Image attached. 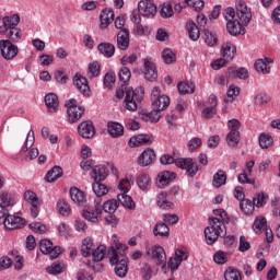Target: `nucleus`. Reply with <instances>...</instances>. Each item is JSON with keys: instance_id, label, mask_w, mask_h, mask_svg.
<instances>
[{"instance_id": "c03bdc74", "label": "nucleus", "mask_w": 280, "mask_h": 280, "mask_svg": "<svg viewBox=\"0 0 280 280\" xmlns=\"http://www.w3.org/2000/svg\"><path fill=\"white\" fill-rule=\"evenodd\" d=\"M118 208L119 202L115 199H110L104 202V205L102 206V212L105 211V213L113 214L117 211Z\"/></svg>"}, {"instance_id": "603ef678", "label": "nucleus", "mask_w": 280, "mask_h": 280, "mask_svg": "<svg viewBox=\"0 0 280 280\" xmlns=\"http://www.w3.org/2000/svg\"><path fill=\"white\" fill-rule=\"evenodd\" d=\"M254 207H257L259 209L260 207H264L266 202H268V195L264 192H258L253 198Z\"/></svg>"}, {"instance_id": "b1692460", "label": "nucleus", "mask_w": 280, "mask_h": 280, "mask_svg": "<svg viewBox=\"0 0 280 280\" xmlns=\"http://www.w3.org/2000/svg\"><path fill=\"white\" fill-rule=\"evenodd\" d=\"M101 28L106 30L110 23L115 21V11L112 9H104L100 15Z\"/></svg>"}, {"instance_id": "20e7f679", "label": "nucleus", "mask_w": 280, "mask_h": 280, "mask_svg": "<svg viewBox=\"0 0 280 280\" xmlns=\"http://www.w3.org/2000/svg\"><path fill=\"white\" fill-rule=\"evenodd\" d=\"M224 235H226V226L220 219H215V217L210 218V226L205 229V237L208 246H213V244H215L220 237H224Z\"/></svg>"}, {"instance_id": "423d86ee", "label": "nucleus", "mask_w": 280, "mask_h": 280, "mask_svg": "<svg viewBox=\"0 0 280 280\" xmlns=\"http://www.w3.org/2000/svg\"><path fill=\"white\" fill-rule=\"evenodd\" d=\"M65 106L67 108L69 124H75V121H80V119H82V115H84V107L78 106V101L75 98L66 101Z\"/></svg>"}, {"instance_id": "2eb2a0df", "label": "nucleus", "mask_w": 280, "mask_h": 280, "mask_svg": "<svg viewBox=\"0 0 280 280\" xmlns=\"http://www.w3.org/2000/svg\"><path fill=\"white\" fill-rule=\"evenodd\" d=\"M94 211L92 210H83L82 215L84 220H88V222H92L93 224H97L100 220H102V203L95 201Z\"/></svg>"}, {"instance_id": "473e14b6", "label": "nucleus", "mask_w": 280, "mask_h": 280, "mask_svg": "<svg viewBox=\"0 0 280 280\" xmlns=\"http://www.w3.org/2000/svg\"><path fill=\"white\" fill-rule=\"evenodd\" d=\"M226 172L219 170L214 175L212 179V186L215 189H220L223 185H226Z\"/></svg>"}, {"instance_id": "7ed1b4c3", "label": "nucleus", "mask_w": 280, "mask_h": 280, "mask_svg": "<svg viewBox=\"0 0 280 280\" xmlns=\"http://www.w3.org/2000/svg\"><path fill=\"white\" fill-rule=\"evenodd\" d=\"M160 163L162 165H172V163H175L176 167H179L180 170H185L187 176L189 178H194L196 174H198V164L190 158L183 159L179 158L177 160H174V156L170 154H164L160 159Z\"/></svg>"}, {"instance_id": "c9c22d12", "label": "nucleus", "mask_w": 280, "mask_h": 280, "mask_svg": "<svg viewBox=\"0 0 280 280\" xmlns=\"http://www.w3.org/2000/svg\"><path fill=\"white\" fill-rule=\"evenodd\" d=\"M62 167L54 166L50 171L45 175L46 183H54L58 180V178H62Z\"/></svg>"}, {"instance_id": "8fccbe9b", "label": "nucleus", "mask_w": 280, "mask_h": 280, "mask_svg": "<svg viewBox=\"0 0 280 280\" xmlns=\"http://www.w3.org/2000/svg\"><path fill=\"white\" fill-rule=\"evenodd\" d=\"M92 189H93L95 196H97V198H102V196H106V194H108V187H106V185H104L100 182H95L92 185Z\"/></svg>"}, {"instance_id": "2f4dec72", "label": "nucleus", "mask_w": 280, "mask_h": 280, "mask_svg": "<svg viewBox=\"0 0 280 280\" xmlns=\"http://www.w3.org/2000/svg\"><path fill=\"white\" fill-rule=\"evenodd\" d=\"M128 192H120L117 196V200L125 209H130L131 211L136 209L135 200H132V197L127 195Z\"/></svg>"}, {"instance_id": "13d9d810", "label": "nucleus", "mask_w": 280, "mask_h": 280, "mask_svg": "<svg viewBox=\"0 0 280 280\" xmlns=\"http://www.w3.org/2000/svg\"><path fill=\"white\" fill-rule=\"evenodd\" d=\"M214 215H217V220H220V222H222L223 226H225V224H229L230 222V218L229 214H226V211L224 209H215L213 210Z\"/></svg>"}, {"instance_id": "4be33fe9", "label": "nucleus", "mask_w": 280, "mask_h": 280, "mask_svg": "<svg viewBox=\"0 0 280 280\" xmlns=\"http://www.w3.org/2000/svg\"><path fill=\"white\" fill-rule=\"evenodd\" d=\"M20 23H21V16H19V14L4 16L2 18V25L0 26V33L5 32L8 30H12L13 27H18Z\"/></svg>"}, {"instance_id": "774afa93", "label": "nucleus", "mask_w": 280, "mask_h": 280, "mask_svg": "<svg viewBox=\"0 0 280 280\" xmlns=\"http://www.w3.org/2000/svg\"><path fill=\"white\" fill-rule=\"evenodd\" d=\"M89 75L91 78H97V75H100V63L97 61L90 63Z\"/></svg>"}, {"instance_id": "4d7b16f0", "label": "nucleus", "mask_w": 280, "mask_h": 280, "mask_svg": "<svg viewBox=\"0 0 280 280\" xmlns=\"http://www.w3.org/2000/svg\"><path fill=\"white\" fill-rule=\"evenodd\" d=\"M162 58L165 65H172V62H176V55L170 48H166L162 51Z\"/></svg>"}, {"instance_id": "e433bc0d", "label": "nucleus", "mask_w": 280, "mask_h": 280, "mask_svg": "<svg viewBox=\"0 0 280 280\" xmlns=\"http://www.w3.org/2000/svg\"><path fill=\"white\" fill-rule=\"evenodd\" d=\"M136 183L139 187V189H141L142 191H145L148 189H150V185H151V179H150V175L145 174V173H141L137 179Z\"/></svg>"}, {"instance_id": "0e129e2a", "label": "nucleus", "mask_w": 280, "mask_h": 280, "mask_svg": "<svg viewBox=\"0 0 280 280\" xmlns=\"http://www.w3.org/2000/svg\"><path fill=\"white\" fill-rule=\"evenodd\" d=\"M213 259L215 264H219L220 266L226 264L229 261V256L226 255L225 252L222 250H218L214 255H213Z\"/></svg>"}, {"instance_id": "864d4df0", "label": "nucleus", "mask_w": 280, "mask_h": 280, "mask_svg": "<svg viewBox=\"0 0 280 280\" xmlns=\"http://www.w3.org/2000/svg\"><path fill=\"white\" fill-rule=\"evenodd\" d=\"M166 196L167 195L165 192H161L158 196V207H160V209H172V207H174V203L172 201L165 199Z\"/></svg>"}, {"instance_id": "cd10ccee", "label": "nucleus", "mask_w": 280, "mask_h": 280, "mask_svg": "<svg viewBox=\"0 0 280 280\" xmlns=\"http://www.w3.org/2000/svg\"><path fill=\"white\" fill-rule=\"evenodd\" d=\"M273 60L271 58L265 57L264 59H258L255 61L254 67L258 73L268 74L270 73V66L272 65Z\"/></svg>"}, {"instance_id": "1a4fd4ad", "label": "nucleus", "mask_w": 280, "mask_h": 280, "mask_svg": "<svg viewBox=\"0 0 280 280\" xmlns=\"http://www.w3.org/2000/svg\"><path fill=\"white\" fill-rule=\"evenodd\" d=\"M0 56L3 60H14L19 56V46L12 44L10 40L1 39Z\"/></svg>"}, {"instance_id": "6e6552de", "label": "nucleus", "mask_w": 280, "mask_h": 280, "mask_svg": "<svg viewBox=\"0 0 280 280\" xmlns=\"http://www.w3.org/2000/svg\"><path fill=\"white\" fill-rule=\"evenodd\" d=\"M145 255L153 259L156 266H164L167 264V255L165 249L161 245H154L152 247H145Z\"/></svg>"}, {"instance_id": "39448f33", "label": "nucleus", "mask_w": 280, "mask_h": 280, "mask_svg": "<svg viewBox=\"0 0 280 280\" xmlns=\"http://www.w3.org/2000/svg\"><path fill=\"white\" fill-rule=\"evenodd\" d=\"M109 253H112V256L109 257V264L112 266H115V275H117L120 279L126 278V275H128V257H120L119 256V247H110Z\"/></svg>"}, {"instance_id": "4c0bfd02", "label": "nucleus", "mask_w": 280, "mask_h": 280, "mask_svg": "<svg viewBox=\"0 0 280 280\" xmlns=\"http://www.w3.org/2000/svg\"><path fill=\"white\" fill-rule=\"evenodd\" d=\"M98 51L105 58H113L115 56V45L110 43H103L98 45Z\"/></svg>"}, {"instance_id": "69168bd1", "label": "nucleus", "mask_w": 280, "mask_h": 280, "mask_svg": "<svg viewBox=\"0 0 280 280\" xmlns=\"http://www.w3.org/2000/svg\"><path fill=\"white\" fill-rule=\"evenodd\" d=\"M65 270V265L59 262H54L51 266L46 268L48 275H60Z\"/></svg>"}, {"instance_id": "9b49d317", "label": "nucleus", "mask_w": 280, "mask_h": 280, "mask_svg": "<svg viewBox=\"0 0 280 280\" xmlns=\"http://www.w3.org/2000/svg\"><path fill=\"white\" fill-rule=\"evenodd\" d=\"M24 200L28 205H31V215L32 218H38V213H40V200H38V196L36 192L28 190L24 192Z\"/></svg>"}, {"instance_id": "37998d69", "label": "nucleus", "mask_w": 280, "mask_h": 280, "mask_svg": "<svg viewBox=\"0 0 280 280\" xmlns=\"http://www.w3.org/2000/svg\"><path fill=\"white\" fill-rule=\"evenodd\" d=\"M187 30H188V36H189L190 40L196 42V40H198V38H200V28L198 27V25H196V23L188 22Z\"/></svg>"}, {"instance_id": "49530a36", "label": "nucleus", "mask_w": 280, "mask_h": 280, "mask_svg": "<svg viewBox=\"0 0 280 280\" xmlns=\"http://www.w3.org/2000/svg\"><path fill=\"white\" fill-rule=\"evenodd\" d=\"M240 209L244 211L246 215H250L255 211V203L250 199H243V201L240 202Z\"/></svg>"}, {"instance_id": "052dcab7", "label": "nucleus", "mask_w": 280, "mask_h": 280, "mask_svg": "<svg viewBox=\"0 0 280 280\" xmlns=\"http://www.w3.org/2000/svg\"><path fill=\"white\" fill-rule=\"evenodd\" d=\"M160 14L162 19H171V16H174V9L172 8V4L164 3L160 10Z\"/></svg>"}, {"instance_id": "c85d7f7f", "label": "nucleus", "mask_w": 280, "mask_h": 280, "mask_svg": "<svg viewBox=\"0 0 280 280\" xmlns=\"http://www.w3.org/2000/svg\"><path fill=\"white\" fill-rule=\"evenodd\" d=\"M70 197L72 202H75L79 207L86 205V195L79 188H70Z\"/></svg>"}, {"instance_id": "aec40b11", "label": "nucleus", "mask_w": 280, "mask_h": 280, "mask_svg": "<svg viewBox=\"0 0 280 280\" xmlns=\"http://www.w3.org/2000/svg\"><path fill=\"white\" fill-rule=\"evenodd\" d=\"M117 47L121 51H126L130 47V31L122 28L117 34Z\"/></svg>"}, {"instance_id": "3c124183", "label": "nucleus", "mask_w": 280, "mask_h": 280, "mask_svg": "<svg viewBox=\"0 0 280 280\" xmlns=\"http://www.w3.org/2000/svg\"><path fill=\"white\" fill-rule=\"evenodd\" d=\"M57 211L60 213V215H70L71 214V206H69V202L60 199L57 202Z\"/></svg>"}, {"instance_id": "6e6d98bb", "label": "nucleus", "mask_w": 280, "mask_h": 280, "mask_svg": "<svg viewBox=\"0 0 280 280\" xmlns=\"http://www.w3.org/2000/svg\"><path fill=\"white\" fill-rule=\"evenodd\" d=\"M140 275L143 280L152 279V275H153L152 266H150V264L148 262H144L140 268Z\"/></svg>"}, {"instance_id": "393cba45", "label": "nucleus", "mask_w": 280, "mask_h": 280, "mask_svg": "<svg viewBox=\"0 0 280 280\" xmlns=\"http://www.w3.org/2000/svg\"><path fill=\"white\" fill-rule=\"evenodd\" d=\"M226 28L231 36H240V34H246V28H244V24H242L240 20L228 22Z\"/></svg>"}, {"instance_id": "5701e85b", "label": "nucleus", "mask_w": 280, "mask_h": 280, "mask_svg": "<svg viewBox=\"0 0 280 280\" xmlns=\"http://www.w3.org/2000/svg\"><path fill=\"white\" fill-rule=\"evenodd\" d=\"M90 176L91 178H93L94 183H102V180L108 177V172L106 171V166L95 165L92 168Z\"/></svg>"}, {"instance_id": "7c9ffc66", "label": "nucleus", "mask_w": 280, "mask_h": 280, "mask_svg": "<svg viewBox=\"0 0 280 280\" xmlns=\"http://www.w3.org/2000/svg\"><path fill=\"white\" fill-rule=\"evenodd\" d=\"M107 132L113 137V139H117L118 137L124 136V126L119 122H108Z\"/></svg>"}, {"instance_id": "f3484780", "label": "nucleus", "mask_w": 280, "mask_h": 280, "mask_svg": "<svg viewBox=\"0 0 280 280\" xmlns=\"http://www.w3.org/2000/svg\"><path fill=\"white\" fill-rule=\"evenodd\" d=\"M0 36H4L5 39L2 40H9L13 45H16V43H21V38H23V31L19 27H13L8 31H2Z\"/></svg>"}, {"instance_id": "a18cd8bd", "label": "nucleus", "mask_w": 280, "mask_h": 280, "mask_svg": "<svg viewBox=\"0 0 280 280\" xmlns=\"http://www.w3.org/2000/svg\"><path fill=\"white\" fill-rule=\"evenodd\" d=\"M240 139H241L240 132H231V131H229L225 138L229 148H237V145H240Z\"/></svg>"}, {"instance_id": "6ab92c4d", "label": "nucleus", "mask_w": 280, "mask_h": 280, "mask_svg": "<svg viewBox=\"0 0 280 280\" xmlns=\"http://www.w3.org/2000/svg\"><path fill=\"white\" fill-rule=\"evenodd\" d=\"M154 159H156V153L152 149H145L137 159V164L140 167H148V165H152Z\"/></svg>"}, {"instance_id": "bf43d9fd", "label": "nucleus", "mask_w": 280, "mask_h": 280, "mask_svg": "<svg viewBox=\"0 0 280 280\" xmlns=\"http://www.w3.org/2000/svg\"><path fill=\"white\" fill-rule=\"evenodd\" d=\"M268 221H266V218L264 217H258L255 219L254 224H253V230L256 233H259V231H264L266 229V224Z\"/></svg>"}, {"instance_id": "58836bf2", "label": "nucleus", "mask_w": 280, "mask_h": 280, "mask_svg": "<svg viewBox=\"0 0 280 280\" xmlns=\"http://www.w3.org/2000/svg\"><path fill=\"white\" fill-rule=\"evenodd\" d=\"M153 235L155 237H170V228L165 223H156L153 228Z\"/></svg>"}, {"instance_id": "4468645a", "label": "nucleus", "mask_w": 280, "mask_h": 280, "mask_svg": "<svg viewBox=\"0 0 280 280\" xmlns=\"http://www.w3.org/2000/svg\"><path fill=\"white\" fill-rule=\"evenodd\" d=\"M138 11L140 12L141 16L153 19V16L156 14V4L148 0H141L138 3Z\"/></svg>"}, {"instance_id": "680f3d73", "label": "nucleus", "mask_w": 280, "mask_h": 280, "mask_svg": "<svg viewBox=\"0 0 280 280\" xmlns=\"http://www.w3.org/2000/svg\"><path fill=\"white\" fill-rule=\"evenodd\" d=\"M224 279L225 280H242V275L237 269L229 268L224 272Z\"/></svg>"}, {"instance_id": "09e8293b", "label": "nucleus", "mask_w": 280, "mask_h": 280, "mask_svg": "<svg viewBox=\"0 0 280 280\" xmlns=\"http://www.w3.org/2000/svg\"><path fill=\"white\" fill-rule=\"evenodd\" d=\"M177 89L180 95H187L189 93H194L196 86L194 85V83L180 82L177 84Z\"/></svg>"}, {"instance_id": "0eeeda50", "label": "nucleus", "mask_w": 280, "mask_h": 280, "mask_svg": "<svg viewBox=\"0 0 280 280\" xmlns=\"http://www.w3.org/2000/svg\"><path fill=\"white\" fill-rule=\"evenodd\" d=\"M151 102L156 110H165L170 106V96L161 94V88L155 86L151 91Z\"/></svg>"}, {"instance_id": "c756f323", "label": "nucleus", "mask_w": 280, "mask_h": 280, "mask_svg": "<svg viewBox=\"0 0 280 280\" xmlns=\"http://www.w3.org/2000/svg\"><path fill=\"white\" fill-rule=\"evenodd\" d=\"M237 48L233 45V43L228 42L221 48V56L226 58L230 62L235 58V52Z\"/></svg>"}, {"instance_id": "a878e982", "label": "nucleus", "mask_w": 280, "mask_h": 280, "mask_svg": "<svg viewBox=\"0 0 280 280\" xmlns=\"http://www.w3.org/2000/svg\"><path fill=\"white\" fill-rule=\"evenodd\" d=\"M45 104L47 106L48 113H58V108H60V101L58 100V95L54 93H49L45 96Z\"/></svg>"}, {"instance_id": "dca6fc26", "label": "nucleus", "mask_w": 280, "mask_h": 280, "mask_svg": "<svg viewBox=\"0 0 280 280\" xmlns=\"http://www.w3.org/2000/svg\"><path fill=\"white\" fill-rule=\"evenodd\" d=\"M78 132L82 139H93L95 137V126L93 121L85 120L78 126Z\"/></svg>"}, {"instance_id": "5fc2aeb1", "label": "nucleus", "mask_w": 280, "mask_h": 280, "mask_svg": "<svg viewBox=\"0 0 280 280\" xmlns=\"http://www.w3.org/2000/svg\"><path fill=\"white\" fill-rule=\"evenodd\" d=\"M106 256V246L100 245L95 248V250H92V257L94 261H102L104 257Z\"/></svg>"}, {"instance_id": "ddd939ff", "label": "nucleus", "mask_w": 280, "mask_h": 280, "mask_svg": "<svg viewBox=\"0 0 280 280\" xmlns=\"http://www.w3.org/2000/svg\"><path fill=\"white\" fill-rule=\"evenodd\" d=\"M143 68H142V73L144 78L149 82H154L156 78H159V73L156 72V65L152 62V60L144 58L142 59Z\"/></svg>"}, {"instance_id": "f704fd0d", "label": "nucleus", "mask_w": 280, "mask_h": 280, "mask_svg": "<svg viewBox=\"0 0 280 280\" xmlns=\"http://www.w3.org/2000/svg\"><path fill=\"white\" fill-rule=\"evenodd\" d=\"M229 78H238L240 80H248V69L246 68H229L228 69Z\"/></svg>"}, {"instance_id": "bb28decb", "label": "nucleus", "mask_w": 280, "mask_h": 280, "mask_svg": "<svg viewBox=\"0 0 280 280\" xmlns=\"http://www.w3.org/2000/svg\"><path fill=\"white\" fill-rule=\"evenodd\" d=\"M152 143V140L150 139L149 135H138L133 136L129 139V145L130 148H139L141 145H150Z\"/></svg>"}, {"instance_id": "72a5a7b5", "label": "nucleus", "mask_w": 280, "mask_h": 280, "mask_svg": "<svg viewBox=\"0 0 280 280\" xmlns=\"http://www.w3.org/2000/svg\"><path fill=\"white\" fill-rule=\"evenodd\" d=\"M258 143L261 150H269V148H272L275 145V139H272V136L270 133H260L258 137Z\"/></svg>"}, {"instance_id": "412c9836", "label": "nucleus", "mask_w": 280, "mask_h": 280, "mask_svg": "<svg viewBox=\"0 0 280 280\" xmlns=\"http://www.w3.org/2000/svg\"><path fill=\"white\" fill-rule=\"evenodd\" d=\"M176 178V173L170 172V171H163L159 173L156 178V184L160 189H164V187H167L172 180Z\"/></svg>"}, {"instance_id": "a211bd4d", "label": "nucleus", "mask_w": 280, "mask_h": 280, "mask_svg": "<svg viewBox=\"0 0 280 280\" xmlns=\"http://www.w3.org/2000/svg\"><path fill=\"white\" fill-rule=\"evenodd\" d=\"M74 86L78 89L79 93L84 96H89L91 93V88L89 86V80L82 77V74L77 73L73 78Z\"/></svg>"}, {"instance_id": "f257e3e1", "label": "nucleus", "mask_w": 280, "mask_h": 280, "mask_svg": "<svg viewBox=\"0 0 280 280\" xmlns=\"http://www.w3.org/2000/svg\"><path fill=\"white\" fill-rule=\"evenodd\" d=\"M10 207H14V197L10 192L0 194V224L5 231H14V229H23L26 224L25 219L10 214Z\"/></svg>"}, {"instance_id": "9d476101", "label": "nucleus", "mask_w": 280, "mask_h": 280, "mask_svg": "<svg viewBox=\"0 0 280 280\" xmlns=\"http://www.w3.org/2000/svg\"><path fill=\"white\" fill-rule=\"evenodd\" d=\"M236 16L237 21H240L242 25L246 26L250 24V21L253 20V13L250 12V9H248V5H246L244 1L237 2Z\"/></svg>"}, {"instance_id": "a19ab883", "label": "nucleus", "mask_w": 280, "mask_h": 280, "mask_svg": "<svg viewBox=\"0 0 280 280\" xmlns=\"http://www.w3.org/2000/svg\"><path fill=\"white\" fill-rule=\"evenodd\" d=\"M240 91H241L240 86H236L235 84H231L228 89L226 97L224 100L225 104L233 103L235 97L240 95Z\"/></svg>"}, {"instance_id": "ea45409f", "label": "nucleus", "mask_w": 280, "mask_h": 280, "mask_svg": "<svg viewBox=\"0 0 280 280\" xmlns=\"http://www.w3.org/2000/svg\"><path fill=\"white\" fill-rule=\"evenodd\" d=\"M203 40L208 47H215L218 45V35L209 31V28H203Z\"/></svg>"}, {"instance_id": "338daca9", "label": "nucleus", "mask_w": 280, "mask_h": 280, "mask_svg": "<svg viewBox=\"0 0 280 280\" xmlns=\"http://www.w3.org/2000/svg\"><path fill=\"white\" fill-rule=\"evenodd\" d=\"M189 8H192L195 12H200L205 8V1L202 0H185Z\"/></svg>"}, {"instance_id": "f03ea898", "label": "nucleus", "mask_w": 280, "mask_h": 280, "mask_svg": "<svg viewBox=\"0 0 280 280\" xmlns=\"http://www.w3.org/2000/svg\"><path fill=\"white\" fill-rule=\"evenodd\" d=\"M127 85H124V83H120V88L116 90V97L117 100H124V107L127 110H130V113H136V110L139 108V104L143 101V95H145V90L140 86L136 90L126 88Z\"/></svg>"}, {"instance_id": "79ce46f5", "label": "nucleus", "mask_w": 280, "mask_h": 280, "mask_svg": "<svg viewBox=\"0 0 280 280\" xmlns=\"http://www.w3.org/2000/svg\"><path fill=\"white\" fill-rule=\"evenodd\" d=\"M81 253L83 257H90L91 253H93V240L91 237L82 241Z\"/></svg>"}, {"instance_id": "de8ad7c7", "label": "nucleus", "mask_w": 280, "mask_h": 280, "mask_svg": "<svg viewBox=\"0 0 280 280\" xmlns=\"http://www.w3.org/2000/svg\"><path fill=\"white\" fill-rule=\"evenodd\" d=\"M118 78L120 84L128 85L130 78H132V73L130 72V69L124 67L119 70Z\"/></svg>"}, {"instance_id": "f8f14e48", "label": "nucleus", "mask_w": 280, "mask_h": 280, "mask_svg": "<svg viewBox=\"0 0 280 280\" xmlns=\"http://www.w3.org/2000/svg\"><path fill=\"white\" fill-rule=\"evenodd\" d=\"M39 250L43 253V255H49L50 259H58L61 253L60 247H54V243L47 238L39 242Z\"/></svg>"}, {"instance_id": "e2e57ef3", "label": "nucleus", "mask_w": 280, "mask_h": 280, "mask_svg": "<svg viewBox=\"0 0 280 280\" xmlns=\"http://www.w3.org/2000/svg\"><path fill=\"white\" fill-rule=\"evenodd\" d=\"M116 80H117V77L115 75L114 72H107L103 79V82L107 89H113V86H115Z\"/></svg>"}]
</instances>
